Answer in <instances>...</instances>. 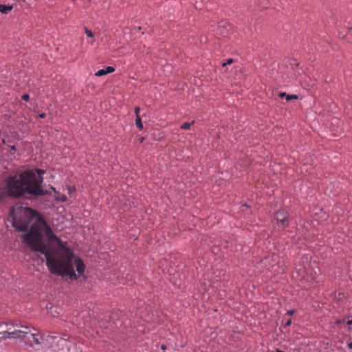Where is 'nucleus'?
<instances>
[{
	"label": "nucleus",
	"mask_w": 352,
	"mask_h": 352,
	"mask_svg": "<svg viewBox=\"0 0 352 352\" xmlns=\"http://www.w3.org/2000/svg\"><path fill=\"white\" fill-rule=\"evenodd\" d=\"M10 214L12 225L17 230L25 231L30 228L23 236L24 241L32 250L45 256L51 274L68 276L71 280H77L83 274L85 269L83 261L54 234L45 220L37 217L34 210L15 206L11 209Z\"/></svg>",
	"instance_id": "f257e3e1"
},
{
	"label": "nucleus",
	"mask_w": 352,
	"mask_h": 352,
	"mask_svg": "<svg viewBox=\"0 0 352 352\" xmlns=\"http://www.w3.org/2000/svg\"><path fill=\"white\" fill-rule=\"evenodd\" d=\"M45 170L35 168L24 170L5 179L4 191L11 197H37L47 192L42 187Z\"/></svg>",
	"instance_id": "f03ea898"
},
{
	"label": "nucleus",
	"mask_w": 352,
	"mask_h": 352,
	"mask_svg": "<svg viewBox=\"0 0 352 352\" xmlns=\"http://www.w3.org/2000/svg\"><path fill=\"white\" fill-rule=\"evenodd\" d=\"M7 329L2 332V338H19L30 346L41 343L43 338L39 336L38 331L33 327L22 325L21 323H6Z\"/></svg>",
	"instance_id": "7ed1b4c3"
},
{
	"label": "nucleus",
	"mask_w": 352,
	"mask_h": 352,
	"mask_svg": "<svg viewBox=\"0 0 352 352\" xmlns=\"http://www.w3.org/2000/svg\"><path fill=\"white\" fill-rule=\"evenodd\" d=\"M45 340L48 342L52 349L54 351H58L60 349H63L64 348H68L69 342L67 340L58 336L48 334L45 336Z\"/></svg>",
	"instance_id": "20e7f679"
},
{
	"label": "nucleus",
	"mask_w": 352,
	"mask_h": 352,
	"mask_svg": "<svg viewBox=\"0 0 352 352\" xmlns=\"http://www.w3.org/2000/svg\"><path fill=\"white\" fill-rule=\"evenodd\" d=\"M276 220L281 223L282 226L285 228L287 222L288 213L284 210H279L276 214Z\"/></svg>",
	"instance_id": "39448f33"
},
{
	"label": "nucleus",
	"mask_w": 352,
	"mask_h": 352,
	"mask_svg": "<svg viewBox=\"0 0 352 352\" xmlns=\"http://www.w3.org/2000/svg\"><path fill=\"white\" fill-rule=\"evenodd\" d=\"M115 71V68L111 66H108L105 69H99L95 75L96 76H102L108 74L112 73Z\"/></svg>",
	"instance_id": "423d86ee"
},
{
	"label": "nucleus",
	"mask_w": 352,
	"mask_h": 352,
	"mask_svg": "<svg viewBox=\"0 0 352 352\" xmlns=\"http://www.w3.org/2000/svg\"><path fill=\"white\" fill-rule=\"evenodd\" d=\"M85 33L90 38V41H88V43L93 45L95 42L94 34L91 30H89L87 28H85Z\"/></svg>",
	"instance_id": "0eeeda50"
},
{
	"label": "nucleus",
	"mask_w": 352,
	"mask_h": 352,
	"mask_svg": "<svg viewBox=\"0 0 352 352\" xmlns=\"http://www.w3.org/2000/svg\"><path fill=\"white\" fill-rule=\"evenodd\" d=\"M12 10V6H6L0 4V12L1 13L7 14Z\"/></svg>",
	"instance_id": "6e6552de"
},
{
	"label": "nucleus",
	"mask_w": 352,
	"mask_h": 352,
	"mask_svg": "<svg viewBox=\"0 0 352 352\" xmlns=\"http://www.w3.org/2000/svg\"><path fill=\"white\" fill-rule=\"evenodd\" d=\"M135 124L140 130H142L143 129V124L142 123L140 116H138L135 118Z\"/></svg>",
	"instance_id": "1a4fd4ad"
},
{
	"label": "nucleus",
	"mask_w": 352,
	"mask_h": 352,
	"mask_svg": "<svg viewBox=\"0 0 352 352\" xmlns=\"http://www.w3.org/2000/svg\"><path fill=\"white\" fill-rule=\"evenodd\" d=\"M194 124V122H185L181 126V129L184 130H188L190 128L191 125Z\"/></svg>",
	"instance_id": "9d476101"
},
{
	"label": "nucleus",
	"mask_w": 352,
	"mask_h": 352,
	"mask_svg": "<svg viewBox=\"0 0 352 352\" xmlns=\"http://www.w3.org/2000/svg\"><path fill=\"white\" fill-rule=\"evenodd\" d=\"M56 199L63 202L67 201V197L65 195L58 194L57 196L56 197Z\"/></svg>",
	"instance_id": "9b49d317"
},
{
	"label": "nucleus",
	"mask_w": 352,
	"mask_h": 352,
	"mask_svg": "<svg viewBox=\"0 0 352 352\" xmlns=\"http://www.w3.org/2000/svg\"><path fill=\"white\" fill-rule=\"evenodd\" d=\"M293 99H298V96L294 94L287 96V100H291Z\"/></svg>",
	"instance_id": "f8f14e48"
},
{
	"label": "nucleus",
	"mask_w": 352,
	"mask_h": 352,
	"mask_svg": "<svg viewBox=\"0 0 352 352\" xmlns=\"http://www.w3.org/2000/svg\"><path fill=\"white\" fill-rule=\"evenodd\" d=\"M21 98L23 100H28L29 98H30V96L28 94H25L22 96Z\"/></svg>",
	"instance_id": "ddd939ff"
},
{
	"label": "nucleus",
	"mask_w": 352,
	"mask_h": 352,
	"mask_svg": "<svg viewBox=\"0 0 352 352\" xmlns=\"http://www.w3.org/2000/svg\"><path fill=\"white\" fill-rule=\"evenodd\" d=\"M295 312H296L295 309H292V310L287 311V314H288L289 316H292L293 314H295Z\"/></svg>",
	"instance_id": "4468645a"
},
{
	"label": "nucleus",
	"mask_w": 352,
	"mask_h": 352,
	"mask_svg": "<svg viewBox=\"0 0 352 352\" xmlns=\"http://www.w3.org/2000/svg\"><path fill=\"white\" fill-rule=\"evenodd\" d=\"M232 61H233V60H232V59L230 58V59H228V60L226 61V63H224L223 64V66H226V65L231 64V63H232Z\"/></svg>",
	"instance_id": "2eb2a0df"
},
{
	"label": "nucleus",
	"mask_w": 352,
	"mask_h": 352,
	"mask_svg": "<svg viewBox=\"0 0 352 352\" xmlns=\"http://www.w3.org/2000/svg\"><path fill=\"white\" fill-rule=\"evenodd\" d=\"M139 113H140V108L139 107H135V113L136 117L138 116H139Z\"/></svg>",
	"instance_id": "dca6fc26"
},
{
	"label": "nucleus",
	"mask_w": 352,
	"mask_h": 352,
	"mask_svg": "<svg viewBox=\"0 0 352 352\" xmlns=\"http://www.w3.org/2000/svg\"><path fill=\"white\" fill-rule=\"evenodd\" d=\"M291 324H292V320L289 319L288 321L286 322L285 326L288 327V326H290Z\"/></svg>",
	"instance_id": "f3484780"
},
{
	"label": "nucleus",
	"mask_w": 352,
	"mask_h": 352,
	"mask_svg": "<svg viewBox=\"0 0 352 352\" xmlns=\"http://www.w3.org/2000/svg\"><path fill=\"white\" fill-rule=\"evenodd\" d=\"M342 322H344V320H336V324H341Z\"/></svg>",
	"instance_id": "a211bd4d"
},
{
	"label": "nucleus",
	"mask_w": 352,
	"mask_h": 352,
	"mask_svg": "<svg viewBox=\"0 0 352 352\" xmlns=\"http://www.w3.org/2000/svg\"><path fill=\"white\" fill-rule=\"evenodd\" d=\"M10 148L12 151H16V146L14 145L10 146Z\"/></svg>",
	"instance_id": "6ab92c4d"
},
{
	"label": "nucleus",
	"mask_w": 352,
	"mask_h": 352,
	"mask_svg": "<svg viewBox=\"0 0 352 352\" xmlns=\"http://www.w3.org/2000/svg\"><path fill=\"white\" fill-rule=\"evenodd\" d=\"M279 96L281 98L285 97V96L287 98V95L285 93H280Z\"/></svg>",
	"instance_id": "aec40b11"
},
{
	"label": "nucleus",
	"mask_w": 352,
	"mask_h": 352,
	"mask_svg": "<svg viewBox=\"0 0 352 352\" xmlns=\"http://www.w3.org/2000/svg\"><path fill=\"white\" fill-rule=\"evenodd\" d=\"M2 336H3V333L2 332H0V342L3 340H6V338H2Z\"/></svg>",
	"instance_id": "412c9836"
},
{
	"label": "nucleus",
	"mask_w": 352,
	"mask_h": 352,
	"mask_svg": "<svg viewBox=\"0 0 352 352\" xmlns=\"http://www.w3.org/2000/svg\"><path fill=\"white\" fill-rule=\"evenodd\" d=\"M39 117L41 118H44L45 117V113H41L39 115Z\"/></svg>",
	"instance_id": "4be33fe9"
},
{
	"label": "nucleus",
	"mask_w": 352,
	"mask_h": 352,
	"mask_svg": "<svg viewBox=\"0 0 352 352\" xmlns=\"http://www.w3.org/2000/svg\"><path fill=\"white\" fill-rule=\"evenodd\" d=\"M347 324L348 325H351L352 324V320H349L347 321Z\"/></svg>",
	"instance_id": "5701e85b"
},
{
	"label": "nucleus",
	"mask_w": 352,
	"mask_h": 352,
	"mask_svg": "<svg viewBox=\"0 0 352 352\" xmlns=\"http://www.w3.org/2000/svg\"><path fill=\"white\" fill-rule=\"evenodd\" d=\"M161 349H162V350H165V349H166V346L165 345L162 344V345L161 346Z\"/></svg>",
	"instance_id": "b1692460"
},
{
	"label": "nucleus",
	"mask_w": 352,
	"mask_h": 352,
	"mask_svg": "<svg viewBox=\"0 0 352 352\" xmlns=\"http://www.w3.org/2000/svg\"><path fill=\"white\" fill-rule=\"evenodd\" d=\"M51 188H52V190H53L56 194L57 193V192H56V190H55V188H54V187H52H52H51Z\"/></svg>",
	"instance_id": "393cba45"
},
{
	"label": "nucleus",
	"mask_w": 352,
	"mask_h": 352,
	"mask_svg": "<svg viewBox=\"0 0 352 352\" xmlns=\"http://www.w3.org/2000/svg\"><path fill=\"white\" fill-rule=\"evenodd\" d=\"M349 346L350 349H352V342L349 344Z\"/></svg>",
	"instance_id": "a878e982"
},
{
	"label": "nucleus",
	"mask_w": 352,
	"mask_h": 352,
	"mask_svg": "<svg viewBox=\"0 0 352 352\" xmlns=\"http://www.w3.org/2000/svg\"><path fill=\"white\" fill-rule=\"evenodd\" d=\"M2 143H3V144H6V142L5 139H3V140H2Z\"/></svg>",
	"instance_id": "bb28decb"
},
{
	"label": "nucleus",
	"mask_w": 352,
	"mask_h": 352,
	"mask_svg": "<svg viewBox=\"0 0 352 352\" xmlns=\"http://www.w3.org/2000/svg\"><path fill=\"white\" fill-rule=\"evenodd\" d=\"M276 352H285V351H281V350H280V349H277V350L276 351Z\"/></svg>",
	"instance_id": "cd10ccee"
},
{
	"label": "nucleus",
	"mask_w": 352,
	"mask_h": 352,
	"mask_svg": "<svg viewBox=\"0 0 352 352\" xmlns=\"http://www.w3.org/2000/svg\"><path fill=\"white\" fill-rule=\"evenodd\" d=\"M144 138H142L141 140H140V142H142L144 141Z\"/></svg>",
	"instance_id": "c85d7f7f"
},
{
	"label": "nucleus",
	"mask_w": 352,
	"mask_h": 352,
	"mask_svg": "<svg viewBox=\"0 0 352 352\" xmlns=\"http://www.w3.org/2000/svg\"><path fill=\"white\" fill-rule=\"evenodd\" d=\"M272 256H273V257H276V258H277V256H276V254H274Z\"/></svg>",
	"instance_id": "c756f323"
}]
</instances>
